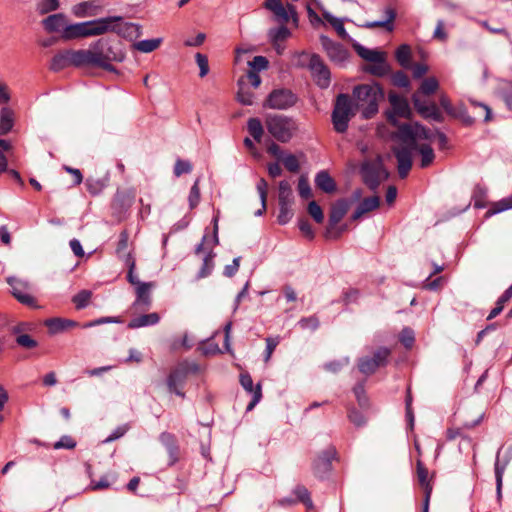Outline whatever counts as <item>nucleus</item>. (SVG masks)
<instances>
[{
  "instance_id": "nucleus-12",
  "label": "nucleus",
  "mask_w": 512,
  "mask_h": 512,
  "mask_svg": "<svg viewBox=\"0 0 512 512\" xmlns=\"http://www.w3.org/2000/svg\"><path fill=\"white\" fill-rule=\"evenodd\" d=\"M389 355V349L385 347L379 348L372 357L360 359L358 368L363 374L370 375L374 373L378 367L384 366L387 363Z\"/></svg>"
},
{
  "instance_id": "nucleus-1",
  "label": "nucleus",
  "mask_w": 512,
  "mask_h": 512,
  "mask_svg": "<svg viewBox=\"0 0 512 512\" xmlns=\"http://www.w3.org/2000/svg\"><path fill=\"white\" fill-rule=\"evenodd\" d=\"M395 133V138L401 143L392 147V153L397 160V170L399 177L404 179L408 176L413 164V152L417 149L416 142V123L400 124Z\"/></svg>"
},
{
  "instance_id": "nucleus-61",
  "label": "nucleus",
  "mask_w": 512,
  "mask_h": 512,
  "mask_svg": "<svg viewBox=\"0 0 512 512\" xmlns=\"http://www.w3.org/2000/svg\"><path fill=\"white\" fill-rule=\"evenodd\" d=\"M192 171V165L189 161L178 159L174 166V174L179 177Z\"/></svg>"
},
{
  "instance_id": "nucleus-53",
  "label": "nucleus",
  "mask_w": 512,
  "mask_h": 512,
  "mask_svg": "<svg viewBox=\"0 0 512 512\" xmlns=\"http://www.w3.org/2000/svg\"><path fill=\"white\" fill-rule=\"evenodd\" d=\"M291 205L292 204L284 205V203H279V214L277 217V221L279 224L285 225L291 220L293 216Z\"/></svg>"
},
{
  "instance_id": "nucleus-19",
  "label": "nucleus",
  "mask_w": 512,
  "mask_h": 512,
  "mask_svg": "<svg viewBox=\"0 0 512 512\" xmlns=\"http://www.w3.org/2000/svg\"><path fill=\"white\" fill-rule=\"evenodd\" d=\"M500 452L501 448H499L496 459L494 463V473H495V480H496V496L497 500L501 501L502 498V486H503V476L505 473V470L510 462V458L506 457L504 459H500Z\"/></svg>"
},
{
  "instance_id": "nucleus-54",
  "label": "nucleus",
  "mask_w": 512,
  "mask_h": 512,
  "mask_svg": "<svg viewBox=\"0 0 512 512\" xmlns=\"http://www.w3.org/2000/svg\"><path fill=\"white\" fill-rule=\"evenodd\" d=\"M128 241H129V234L127 231L124 230L119 235V241H118L116 252L119 257H125V261L127 260V256L130 255L129 253H126V250L128 248Z\"/></svg>"
},
{
  "instance_id": "nucleus-62",
  "label": "nucleus",
  "mask_w": 512,
  "mask_h": 512,
  "mask_svg": "<svg viewBox=\"0 0 512 512\" xmlns=\"http://www.w3.org/2000/svg\"><path fill=\"white\" fill-rule=\"evenodd\" d=\"M282 162L285 168L290 172H298L300 165L297 157L293 154H288L283 157Z\"/></svg>"
},
{
  "instance_id": "nucleus-9",
  "label": "nucleus",
  "mask_w": 512,
  "mask_h": 512,
  "mask_svg": "<svg viewBox=\"0 0 512 512\" xmlns=\"http://www.w3.org/2000/svg\"><path fill=\"white\" fill-rule=\"evenodd\" d=\"M298 101V97L290 89L278 88L272 90L263 103L264 108L273 110H287L293 107Z\"/></svg>"
},
{
  "instance_id": "nucleus-30",
  "label": "nucleus",
  "mask_w": 512,
  "mask_h": 512,
  "mask_svg": "<svg viewBox=\"0 0 512 512\" xmlns=\"http://www.w3.org/2000/svg\"><path fill=\"white\" fill-rule=\"evenodd\" d=\"M315 185L325 193H332L336 190V183L325 170L318 172L315 176Z\"/></svg>"
},
{
  "instance_id": "nucleus-55",
  "label": "nucleus",
  "mask_w": 512,
  "mask_h": 512,
  "mask_svg": "<svg viewBox=\"0 0 512 512\" xmlns=\"http://www.w3.org/2000/svg\"><path fill=\"white\" fill-rule=\"evenodd\" d=\"M92 293L88 290H82L73 297V303L77 309L85 308L91 299Z\"/></svg>"
},
{
  "instance_id": "nucleus-17",
  "label": "nucleus",
  "mask_w": 512,
  "mask_h": 512,
  "mask_svg": "<svg viewBox=\"0 0 512 512\" xmlns=\"http://www.w3.org/2000/svg\"><path fill=\"white\" fill-rule=\"evenodd\" d=\"M153 286L152 282H144L135 287L136 291V299L133 302V308L135 310H148L151 306V288Z\"/></svg>"
},
{
  "instance_id": "nucleus-24",
  "label": "nucleus",
  "mask_w": 512,
  "mask_h": 512,
  "mask_svg": "<svg viewBox=\"0 0 512 512\" xmlns=\"http://www.w3.org/2000/svg\"><path fill=\"white\" fill-rule=\"evenodd\" d=\"M43 26L48 32H61L63 33L66 27L67 19L62 13H57L46 17L43 21Z\"/></svg>"
},
{
  "instance_id": "nucleus-43",
  "label": "nucleus",
  "mask_w": 512,
  "mask_h": 512,
  "mask_svg": "<svg viewBox=\"0 0 512 512\" xmlns=\"http://www.w3.org/2000/svg\"><path fill=\"white\" fill-rule=\"evenodd\" d=\"M105 59L111 64L112 61L122 62L125 59V53L121 49L113 47L108 40L105 45Z\"/></svg>"
},
{
  "instance_id": "nucleus-38",
  "label": "nucleus",
  "mask_w": 512,
  "mask_h": 512,
  "mask_svg": "<svg viewBox=\"0 0 512 512\" xmlns=\"http://www.w3.org/2000/svg\"><path fill=\"white\" fill-rule=\"evenodd\" d=\"M509 209H512V195L494 202L491 208L486 212V217H491Z\"/></svg>"
},
{
  "instance_id": "nucleus-10",
  "label": "nucleus",
  "mask_w": 512,
  "mask_h": 512,
  "mask_svg": "<svg viewBox=\"0 0 512 512\" xmlns=\"http://www.w3.org/2000/svg\"><path fill=\"white\" fill-rule=\"evenodd\" d=\"M308 68L316 85L321 89H326L331 83V73L327 65L317 54L310 57Z\"/></svg>"
},
{
  "instance_id": "nucleus-13",
  "label": "nucleus",
  "mask_w": 512,
  "mask_h": 512,
  "mask_svg": "<svg viewBox=\"0 0 512 512\" xmlns=\"http://www.w3.org/2000/svg\"><path fill=\"white\" fill-rule=\"evenodd\" d=\"M320 42L331 61L342 64L347 60L349 52L342 44L332 41L325 35L320 36Z\"/></svg>"
},
{
  "instance_id": "nucleus-22",
  "label": "nucleus",
  "mask_w": 512,
  "mask_h": 512,
  "mask_svg": "<svg viewBox=\"0 0 512 512\" xmlns=\"http://www.w3.org/2000/svg\"><path fill=\"white\" fill-rule=\"evenodd\" d=\"M159 440L166 448L169 455V464L173 465L178 461L179 447L176 437L169 432H163L159 436Z\"/></svg>"
},
{
  "instance_id": "nucleus-31",
  "label": "nucleus",
  "mask_w": 512,
  "mask_h": 512,
  "mask_svg": "<svg viewBox=\"0 0 512 512\" xmlns=\"http://www.w3.org/2000/svg\"><path fill=\"white\" fill-rule=\"evenodd\" d=\"M113 32L117 33L118 35L134 39L138 38L141 35V26L136 23H123L119 24V22L116 23V30Z\"/></svg>"
},
{
  "instance_id": "nucleus-45",
  "label": "nucleus",
  "mask_w": 512,
  "mask_h": 512,
  "mask_svg": "<svg viewBox=\"0 0 512 512\" xmlns=\"http://www.w3.org/2000/svg\"><path fill=\"white\" fill-rule=\"evenodd\" d=\"M247 129L255 141H261L264 130L263 125L258 118H250L247 122Z\"/></svg>"
},
{
  "instance_id": "nucleus-21",
  "label": "nucleus",
  "mask_w": 512,
  "mask_h": 512,
  "mask_svg": "<svg viewBox=\"0 0 512 512\" xmlns=\"http://www.w3.org/2000/svg\"><path fill=\"white\" fill-rule=\"evenodd\" d=\"M102 6L96 0L83 1L73 6L72 12L76 17H92L98 15Z\"/></svg>"
},
{
  "instance_id": "nucleus-57",
  "label": "nucleus",
  "mask_w": 512,
  "mask_h": 512,
  "mask_svg": "<svg viewBox=\"0 0 512 512\" xmlns=\"http://www.w3.org/2000/svg\"><path fill=\"white\" fill-rule=\"evenodd\" d=\"M298 193L303 199H308L312 196L311 187L308 178L302 175L298 181Z\"/></svg>"
},
{
  "instance_id": "nucleus-5",
  "label": "nucleus",
  "mask_w": 512,
  "mask_h": 512,
  "mask_svg": "<svg viewBox=\"0 0 512 512\" xmlns=\"http://www.w3.org/2000/svg\"><path fill=\"white\" fill-rule=\"evenodd\" d=\"M200 371V367L195 362L184 360L176 365L167 377V386L170 392L175 393L177 396L184 397L182 391L186 380L190 374H196Z\"/></svg>"
},
{
  "instance_id": "nucleus-35",
  "label": "nucleus",
  "mask_w": 512,
  "mask_h": 512,
  "mask_svg": "<svg viewBox=\"0 0 512 512\" xmlns=\"http://www.w3.org/2000/svg\"><path fill=\"white\" fill-rule=\"evenodd\" d=\"M71 66L69 50L57 53L51 60L50 69L52 71H60L66 67Z\"/></svg>"
},
{
  "instance_id": "nucleus-41",
  "label": "nucleus",
  "mask_w": 512,
  "mask_h": 512,
  "mask_svg": "<svg viewBox=\"0 0 512 512\" xmlns=\"http://www.w3.org/2000/svg\"><path fill=\"white\" fill-rule=\"evenodd\" d=\"M278 203H284V205L293 203V191L287 180L279 183Z\"/></svg>"
},
{
  "instance_id": "nucleus-20",
  "label": "nucleus",
  "mask_w": 512,
  "mask_h": 512,
  "mask_svg": "<svg viewBox=\"0 0 512 512\" xmlns=\"http://www.w3.org/2000/svg\"><path fill=\"white\" fill-rule=\"evenodd\" d=\"M336 455L334 447L324 450L314 461V472L317 476L322 477L331 467V461Z\"/></svg>"
},
{
  "instance_id": "nucleus-27",
  "label": "nucleus",
  "mask_w": 512,
  "mask_h": 512,
  "mask_svg": "<svg viewBox=\"0 0 512 512\" xmlns=\"http://www.w3.org/2000/svg\"><path fill=\"white\" fill-rule=\"evenodd\" d=\"M45 326L51 334H57L69 328L78 326V323L64 318H50L45 321Z\"/></svg>"
},
{
  "instance_id": "nucleus-59",
  "label": "nucleus",
  "mask_w": 512,
  "mask_h": 512,
  "mask_svg": "<svg viewBox=\"0 0 512 512\" xmlns=\"http://www.w3.org/2000/svg\"><path fill=\"white\" fill-rule=\"evenodd\" d=\"M348 418L356 427H363L367 423V419L363 413L355 408L349 410Z\"/></svg>"
},
{
  "instance_id": "nucleus-14",
  "label": "nucleus",
  "mask_w": 512,
  "mask_h": 512,
  "mask_svg": "<svg viewBox=\"0 0 512 512\" xmlns=\"http://www.w3.org/2000/svg\"><path fill=\"white\" fill-rule=\"evenodd\" d=\"M106 39H99L93 43L88 50L89 59L92 66L101 67L107 71H115V68L105 59Z\"/></svg>"
},
{
  "instance_id": "nucleus-32",
  "label": "nucleus",
  "mask_w": 512,
  "mask_h": 512,
  "mask_svg": "<svg viewBox=\"0 0 512 512\" xmlns=\"http://www.w3.org/2000/svg\"><path fill=\"white\" fill-rule=\"evenodd\" d=\"M14 121L15 115L13 110L3 107L0 111V135L8 134L14 126Z\"/></svg>"
},
{
  "instance_id": "nucleus-28",
  "label": "nucleus",
  "mask_w": 512,
  "mask_h": 512,
  "mask_svg": "<svg viewBox=\"0 0 512 512\" xmlns=\"http://www.w3.org/2000/svg\"><path fill=\"white\" fill-rule=\"evenodd\" d=\"M384 14H385V19L367 22L364 25V27H366V28L383 27L389 32L393 31V29H394L393 21L396 18V11L392 7L388 6L385 8Z\"/></svg>"
},
{
  "instance_id": "nucleus-34",
  "label": "nucleus",
  "mask_w": 512,
  "mask_h": 512,
  "mask_svg": "<svg viewBox=\"0 0 512 512\" xmlns=\"http://www.w3.org/2000/svg\"><path fill=\"white\" fill-rule=\"evenodd\" d=\"M354 48L357 52V54L364 60L366 61H369V62H375V61H379L381 60V58L384 55L383 52H380L376 49H369V48H366L364 47L363 45L361 44H356L354 45Z\"/></svg>"
},
{
  "instance_id": "nucleus-26",
  "label": "nucleus",
  "mask_w": 512,
  "mask_h": 512,
  "mask_svg": "<svg viewBox=\"0 0 512 512\" xmlns=\"http://www.w3.org/2000/svg\"><path fill=\"white\" fill-rule=\"evenodd\" d=\"M86 26H87V21L80 22V23H74V24L66 23V27L64 28V31L61 34V36L65 40L88 37Z\"/></svg>"
},
{
  "instance_id": "nucleus-18",
  "label": "nucleus",
  "mask_w": 512,
  "mask_h": 512,
  "mask_svg": "<svg viewBox=\"0 0 512 512\" xmlns=\"http://www.w3.org/2000/svg\"><path fill=\"white\" fill-rule=\"evenodd\" d=\"M416 466L418 482L424 490L423 512H429L432 486L428 479V470L420 460L417 461Z\"/></svg>"
},
{
  "instance_id": "nucleus-47",
  "label": "nucleus",
  "mask_w": 512,
  "mask_h": 512,
  "mask_svg": "<svg viewBox=\"0 0 512 512\" xmlns=\"http://www.w3.org/2000/svg\"><path fill=\"white\" fill-rule=\"evenodd\" d=\"M272 12L278 21L287 23L290 19V14L295 13V8L291 4H288L287 7H284L282 4Z\"/></svg>"
},
{
  "instance_id": "nucleus-56",
  "label": "nucleus",
  "mask_w": 512,
  "mask_h": 512,
  "mask_svg": "<svg viewBox=\"0 0 512 512\" xmlns=\"http://www.w3.org/2000/svg\"><path fill=\"white\" fill-rule=\"evenodd\" d=\"M500 94L506 105L512 110V82L504 81L500 87Z\"/></svg>"
},
{
  "instance_id": "nucleus-23",
  "label": "nucleus",
  "mask_w": 512,
  "mask_h": 512,
  "mask_svg": "<svg viewBox=\"0 0 512 512\" xmlns=\"http://www.w3.org/2000/svg\"><path fill=\"white\" fill-rule=\"evenodd\" d=\"M380 205V198L372 196L364 198L351 216L353 221L359 220L364 214L377 209Z\"/></svg>"
},
{
  "instance_id": "nucleus-36",
  "label": "nucleus",
  "mask_w": 512,
  "mask_h": 512,
  "mask_svg": "<svg viewBox=\"0 0 512 512\" xmlns=\"http://www.w3.org/2000/svg\"><path fill=\"white\" fill-rule=\"evenodd\" d=\"M512 298V284L503 292V294L498 298L496 302V306L490 311L487 316V320H492L496 316H498L504 308L506 302H508Z\"/></svg>"
},
{
  "instance_id": "nucleus-46",
  "label": "nucleus",
  "mask_w": 512,
  "mask_h": 512,
  "mask_svg": "<svg viewBox=\"0 0 512 512\" xmlns=\"http://www.w3.org/2000/svg\"><path fill=\"white\" fill-rule=\"evenodd\" d=\"M439 87L438 80L435 77L425 78L420 85L418 94L431 95L437 91Z\"/></svg>"
},
{
  "instance_id": "nucleus-16",
  "label": "nucleus",
  "mask_w": 512,
  "mask_h": 512,
  "mask_svg": "<svg viewBox=\"0 0 512 512\" xmlns=\"http://www.w3.org/2000/svg\"><path fill=\"white\" fill-rule=\"evenodd\" d=\"M240 384L247 393L252 395V399L246 407V411H251L262 398L261 385L258 383L256 386H254L252 377L249 373L240 374Z\"/></svg>"
},
{
  "instance_id": "nucleus-40",
  "label": "nucleus",
  "mask_w": 512,
  "mask_h": 512,
  "mask_svg": "<svg viewBox=\"0 0 512 512\" xmlns=\"http://www.w3.org/2000/svg\"><path fill=\"white\" fill-rule=\"evenodd\" d=\"M415 151H418L421 155L420 166L422 168L428 167L434 161L435 154L432 147L429 144H417V149Z\"/></svg>"
},
{
  "instance_id": "nucleus-11",
  "label": "nucleus",
  "mask_w": 512,
  "mask_h": 512,
  "mask_svg": "<svg viewBox=\"0 0 512 512\" xmlns=\"http://www.w3.org/2000/svg\"><path fill=\"white\" fill-rule=\"evenodd\" d=\"M121 16H108L87 21V36H98L116 30V23L122 22Z\"/></svg>"
},
{
  "instance_id": "nucleus-64",
  "label": "nucleus",
  "mask_w": 512,
  "mask_h": 512,
  "mask_svg": "<svg viewBox=\"0 0 512 512\" xmlns=\"http://www.w3.org/2000/svg\"><path fill=\"white\" fill-rule=\"evenodd\" d=\"M196 63L199 67V76L201 78L205 77L209 72V64H208V58L201 53H197L195 55Z\"/></svg>"
},
{
  "instance_id": "nucleus-29",
  "label": "nucleus",
  "mask_w": 512,
  "mask_h": 512,
  "mask_svg": "<svg viewBox=\"0 0 512 512\" xmlns=\"http://www.w3.org/2000/svg\"><path fill=\"white\" fill-rule=\"evenodd\" d=\"M349 209V202L346 199H340L336 201L330 212L329 222L331 226L338 224L343 217L346 215Z\"/></svg>"
},
{
  "instance_id": "nucleus-58",
  "label": "nucleus",
  "mask_w": 512,
  "mask_h": 512,
  "mask_svg": "<svg viewBox=\"0 0 512 512\" xmlns=\"http://www.w3.org/2000/svg\"><path fill=\"white\" fill-rule=\"evenodd\" d=\"M200 201V189H199V179H197L190 189V193L188 196V202L190 209H194Z\"/></svg>"
},
{
  "instance_id": "nucleus-8",
  "label": "nucleus",
  "mask_w": 512,
  "mask_h": 512,
  "mask_svg": "<svg viewBox=\"0 0 512 512\" xmlns=\"http://www.w3.org/2000/svg\"><path fill=\"white\" fill-rule=\"evenodd\" d=\"M8 285L11 287V294L21 304L33 309H38L40 306L33 295L34 285L26 279L9 276L6 279Z\"/></svg>"
},
{
  "instance_id": "nucleus-39",
  "label": "nucleus",
  "mask_w": 512,
  "mask_h": 512,
  "mask_svg": "<svg viewBox=\"0 0 512 512\" xmlns=\"http://www.w3.org/2000/svg\"><path fill=\"white\" fill-rule=\"evenodd\" d=\"M162 42V38L145 39L133 44V48L142 53H150L156 50Z\"/></svg>"
},
{
  "instance_id": "nucleus-60",
  "label": "nucleus",
  "mask_w": 512,
  "mask_h": 512,
  "mask_svg": "<svg viewBox=\"0 0 512 512\" xmlns=\"http://www.w3.org/2000/svg\"><path fill=\"white\" fill-rule=\"evenodd\" d=\"M308 213L317 222L322 223L324 220V214L321 207L315 201H311L308 204Z\"/></svg>"
},
{
  "instance_id": "nucleus-63",
  "label": "nucleus",
  "mask_w": 512,
  "mask_h": 512,
  "mask_svg": "<svg viewBox=\"0 0 512 512\" xmlns=\"http://www.w3.org/2000/svg\"><path fill=\"white\" fill-rule=\"evenodd\" d=\"M16 343L26 349H32L37 346V341L34 340L30 335L28 334H20L15 339Z\"/></svg>"
},
{
  "instance_id": "nucleus-50",
  "label": "nucleus",
  "mask_w": 512,
  "mask_h": 512,
  "mask_svg": "<svg viewBox=\"0 0 512 512\" xmlns=\"http://www.w3.org/2000/svg\"><path fill=\"white\" fill-rule=\"evenodd\" d=\"M294 495L297 499L302 502L308 509L313 508V502L310 497V493L304 486H297L294 489Z\"/></svg>"
},
{
  "instance_id": "nucleus-7",
  "label": "nucleus",
  "mask_w": 512,
  "mask_h": 512,
  "mask_svg": "<svg viewBox=\"0 0 512 512\" xmlns=\"http://www.w3.org/2000/svg\"><path fill=\"white\" fill-rule=\"evenodd\" d=\"M262 80L259 74L254 71H248L245 75L237 80L236 100L245 106H251L256 101V93L253 89H257Z\"/></svg>"
},
{
  "instance_id": "nucleus-37",
  "label": "nucleus",
  "mask_w": 512,
  "mask_h": 512,
  "mask_svg": "<svg viewBox=\"0 0 512 512\" xmlns=\"http://www.w3.org/2000/svg\"><path fill=\"white\" fill-rule=\"evenodd\" d=\"M71 66L91 65L88 50H69Z\"/></svg>"
},
{
  "instance_id": "nucleus-52",
  "label": "nucleus",
  "mask_w": 512,
  "mask_h": 512,
  "mask_svg": "<svg viewBox=\"0 0 512 512\" xmlns=\"http://www.w3.org/2000/svg\"><path fill=\"white\" fill-rule=\"evenodd\" d=\"M12 148L8 140L0 139V174L7 171L8 161L5 152Z\"/></svg>"
},
{
  "instance_id": "nucleus-44",
  "label": "nucleus",
  "mask_w": 512,
  "mask_h": 512,
  "mask_svg": "<svg viewBox=\"0 0 512 512\" xmlns=\"http://www.w3.org/2000/svg\"><path fill=\"white\" fill-rule=\"evenodd\" d=\"M395 57L398 61V63L403 68H409L410 67V60H411V49L410 46L407 44L400 45L395 53Z\"/></svg>"
},
{
  "instance_id": "nucleus-49",
  "label": "nucleus",
  "mask_w": 512,
  "mask_h": 512,
  "mask_svg": "<svg viewBox=\"0 0 512 512\" xmlns=\"http://www.w3.org/2000/svg\"><path fill=\"white\" fill-rule=\"evenodd\" d=\"M289 36L290 30L286 26H280L269 31V37L274 44L287 39Z\"/></svg>"
},
{
  "instance_id": "nucleus-2",
  "label": "nucleus",
  "mask_w": 512,
  "mask_h": 512,
  "mask_svg": "<svg viewBox=\"0 0 512 512\" xmlns=\"http://www.w3.org/2000/svg\"><path fill=\"white\" fill-rule=\"evenodd\" d=\"M353 96L356 99L355 106L362 108L363 118L369 119L377 113L378 102L384 97V93L378 83H370L355 86Z\"/></svg>"
},
{
  "instance_id": "nucleus-42",
  "label": "nucleus",
  "mask_w": 512,
  "mask_h": 512,
  "mask_svg": "<svg viewBox=\"0 0 512 512\" xmlns=\"http://www.w3.org/2000/svg\"><path fill=\"white\" fill-rule=\"evenodd\" d=\"M364 70L375 76H384L389 71V66L385 61V56L379 61L372 62L370 65L365 66Z\"/></svg>"
},
{
  "instance_id": "nucleus-48",
  "label": "nucleus",
  "mask_w": 512,
  "mask_h": 512,
  "mask_svg": "<svg viewBox=\"0 0 512 512\" xmlns=\"http://www.w3.org/2000/svg\"><path fill=\"white\" fill-rule=\"evenodd\" d=\"M213 258L214 254L212 252H209L208 254L205 255V257L203 258L201 269L197 274V278H205L211 274L214 267Z\"/></svg>"
},
{
  "instance_id": "nucleus-6",
  "label": "nucleus",
  "mask_w": 512,
  "mask_h": 512,
  "mask_svg": "<svg viewBox=\"0 0 512 512\" xmlns=\"http://www.w3.org/2000/svg\"><path fill=\"white\" fill-rule=\"evenodd\" d=\"M360 173L371 191H376L381 182L389 177L380 156L375 160H365L360 167Z\"/></svg>"
},
{
  "instance_id": "nucleus-25",
  "label": "nucleus",
  "mask_w": 512,
  "mask_h": 512,
  "mask_svg": "<svg viewBox=\"0 0 512 512\" xmlns=\"http://www.w3.org/2000/svg\"><path fill=\"white\" fill-rule=\"evenodd\" d=\"M159 321H160V316L158 315V313L153 312L150 314H143V315L134 317L133 319H131L129 321L127 326L130 329H138V328L147 327V326H154V325L158 324Z\"/></svg>"
},
{
  "instance_id": "nucleus-51",
  "label": "nucleus",
  "mask_w": 512,
  "mask_h": 512,
  "mask_svg": "<svg viewBox=\"0 0 512 512\" xmlns=\"http://www.w3.org/2000/svg\"><path fill=\"white\" fill-rule=\"evenodd\" d=\"M250 67L249 71H254L259 74L260 71L266 70L269 67V61L264 56H255L248 62Z\"/></svg>"
},
{
  "instance_id": "nucleus-33",
  "label": "nucleus",
  "mask_w": 512,
  "mask_h": 512,
  "mask_svg": "<svg viewBox=\"0 0 512 512\" xmlns=\"http://www.w3.org/2000/svg\"><path fill=\"white\" fill-rule=\"evenodd\" d=\"M412 101L418 113L426 119H429L430 114H432L433 111L437 109V106L434 103L427 104L425 101H422L418 93L413 94Z\"/></svg>"
},
{
  "instance_id": "nucleus-3",
  "label": "nucleus",
  "mask_w": 512,
  "mask_h": 512,
  "mask_svg": "<svg viewBox=\"0 0 512 512\" xmlns=\"http://www.w3.org/2000/svg\"><path fill=\"white\" fill-rule=\"evenodd\" d=\"M265 126L271 136L282 143L290 141L298 128L293 118L279 114L268 115L265 119Z\"/></svg>"
},
{
  "instance_id": "nucleus-4",
  "label": "nucleus",
  "mask_w": 512,
  "mask_h": 512,
  "mask_svg": "<svg viewBox=\"0 0 512 512\" xmlns=\"http://www.w3.org/2000/svg\"><path fill=\"white\" fill-rule=\"evenodd\" d=\"M356 106L347 94H339L332 111V123L336 132L347 131L350 120L355 116Z\"/></svg>"
},
{
  "instance_id": "nucleus-15",
  "label": "nucleus",
  "mask_w": 512,
  "mask_h": 512,
  "mask_svg": "<svg viewBox=\"0 0 512 512\" xmlns=\"http://www.w3.org/2000/svg\"><path fill=\"white\" fill-rule=\"evenodd\" d=\"M388 98L393 111L387 114V118L392 125L396 126L397 120L395 115L400 117H409L411 113L410 107L405 98L395 93H390Z\"/></svg>"
}]
</instances>
